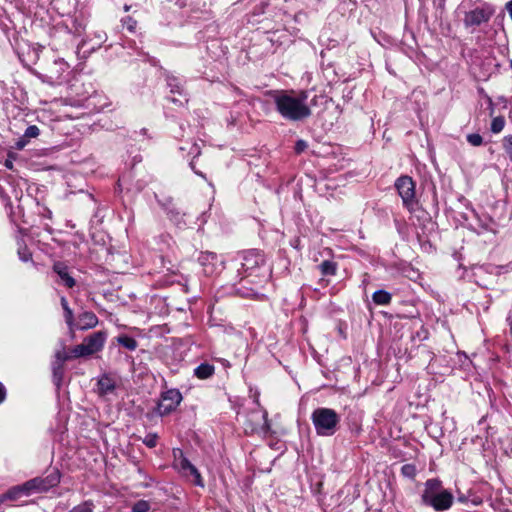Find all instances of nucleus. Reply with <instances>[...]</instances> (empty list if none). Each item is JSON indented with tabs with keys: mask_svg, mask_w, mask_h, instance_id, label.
<instances>
[{
	"mask_svg": "<svg viewBox=\"0 0 512 512\" xmlns=\"http://www.w3.org/2000/svg\"><path fill=\"white\" fill-rule=\"evenodd\" d=\"M272 97L276 111L285 120L297 122L312 115L311 108L307 103L308 93L305 90L274 91Z\"/></svg>",
	"mask_w": 512,
	"mask_h": 512,
	"instance_id": "obj_1",
	"label": "nucleus"
},
{
	"mask_svg": "<svg viewBox=\"0 0 512 512\" xmlns=\"http://www.w3.org/2000/svg\"><path fill=\"white\" fill-rule=\"evenodd\" d=\"M421 499L424 505L441 512L451 507L454 497L448 490L442 488L441 481L429 479L425 483Z\"/></svg>",
	"mask_w": 512,
	"mask_h": 512,
	"instance_id": "obj_2",
	"label": "nucleus"
},
{
	"mask_svg": "<svg viewBox=\"0 0 512 512\" xmlns=\"http://www.w3.org/2000/svg\"><path fill=\"white\" fill-rule=\"evenodd\" d=\"M316 434L323 437L334 435L340 424V415L331 408H316L311 414Z\"/></svg>",
	"mask_w": 512,
	"mask_h": 512,
	"instance_id": "obj_3",
	"label": "nucleus"
},
{
	"mask_svg": "<svg viewBox=\"0 0 512 512\" xmlns=\"http://www.w3.org/2000/svg\"><path fill=\"white\" fill-rule=\"evenodd\" d=\"M107 334L103 331H97L84 338L83 342L76 345L71 354L73 358L87 357L101 351L106 342Z\"/></svg>",
	"mask_w": 512,
	"mask_h": 512,
	"instance_id": "obj_4",
	"label": "nucleus"
},
{
	"mask_svg": "<svg viewBox=\"0 0 512 512\" xmlns=\"http://www.w3.org/2000/svg\"><path fill=\"white\" fill-rule=\"evenodd\" d=\"M265 259L261 252L257 250H248L243 254L241 263V273L244 274L242 281L251 276H258L256 272L264 265Z\"/></svg>",
	"mask_w": 512,
	"mask_h": 512,
	"instance_id": "obj_5",
	"label": "nucleus"
},
{
	"mask_svg": "<svg viewBox=\"0 0 512 512\" xmlns=\"http://www.w3.org/2000/svg\"><path fill=\"white\" fill-rule=\"evenodd\" d=\"M60 482L59 473L53 472L45 478H34L23 484V488L26 489V495L32 492H46L50 488L55 487Z\"/></svg>",
	"mask_w": 512,
	"mask_h": 512,
	"instance_id": "obj_6",
	"label": "nucleus"
},
{
	"mask_svg": "<svg viewBox=\"0 0 512 512\" xmlns=\"http://www.w3.org/2000/svg\"><path fill=\"white\" fill-rule=\"evenodd\" d=\"M181 400L182 395L177 389L167 390L162 393L155 411L160 416L167 415L177 408Z\"/></svg>",
	"mask_w": 512,
	"mask_h": 512,
	"instance_id": "obj_7",
	"label": "nucleus"
},
{
	"mask_svg": "<svg viewBox=\"0 0 512 512\" xmlns=\"http://www.w3.org/2000/svg\"><path fill=\"white\" fill-rule=\"evenodd\" d=\"M395 187L402 198L403 204L410 207L415 201V183L409 176H401L395 182Z\"/></svg>",
	"mask_w": 512,
	"mask_h": 512,
	"instance_id": "obj_8",
	"label": "nucleus"
},
{
	"mask_svg": "<svg viewBox=\"0 0 512 512\" xmlns=\"http://www.w3.org/2000/svg\"><path fill=\"white\" fill-rule=\"evenodd\" d=\"M198 262L203 268V273L207 276L219 273L224 264V260L220 259L216 253L208 251L200 253Z\"/></svg>",
	"mask_w": 512,
	"mask_h": 512,
	"instance_id": "obj_9",
	"label": "nucleus"
},
{
	"mask_svg": "<svg viewBox=\"0 0 512 512\" xmlns=\"http://www.w3.org/2000/svg\"><path fill=\"white\" fill-rule=\"evenodd\" d=\"M493 14V10L489 7H477L465 13L464 24L466 26H479L488 22Z\"/></svg>",
	"mask_w": 512,
	"mask_h": 512,
	"instance_id": "obj_10",
	"label": "nucleus"
},
{
	"mask_svg": "<svg viewBox=\"0 0 512 512\" xmlns=\"http://www.w3.org/2000/svg\"><path fill=\"white\" fill-rule=\"evenodd\" d=\"M177 466L184 476L193 477L194 485L201 488L205 486L199 470L186 457L181 456L180 459L177 461Z\"/></svg>",
	"mask_w": 512,
	"mask_h": 512,
	"instance_id": "obj_11",
	"label": "nucleus"
},
{
	"mask_svg": "<svg viewBox=\"0 0 512 512\" xmlns=\"http://www.w3.org/2000/svg\"><path fill=\"white\" fill-rule=\"evenodd\" d=\"M53 271L59 276L62 283L67 288H72L75 286V279L69 274L68 267L62 262H56L53 265Z\"/></svg>",
	"mask_w": 512,
	"mask_h": 512,
	"instance_id": "obj_12",
	"label": "nucleus"
},
{
	"mask_svg": "<svg viewBox=\"0 0 512 512\" xmlns=\"http://www.w3.org/2000/svg\"><path fill=\"white\" fill-rule=\"evenodd\" d=\"M115 388V380L109 375H102L97 382V391L102 396L112 393Z\"/></svg>",
	"mask_w": 512,
	"mask_h": 512,
	"instance_id": "obj_13",
	"label": "nucleus"
},
{
	"mask_svg": "<svg viewBox=\"0 0 512 512\" xmlns=\"http://www.w3.org/2000/svg\"><path fill=\"white\" fill-rule=\"evenodd\" d=\"M98 324V318L93 312L86 311L79 316V329L88 330Z\"/></svg>",
	"mask_w": 512,
	"mask_h": 512,
	"instance_id": "obj_14",
	"label": "nucleus"
},
{
	"mask_svg": "<svg viewBox=\"0 0 512 512\" xmlns=\"http://www.w3.org/2000/svg\"><path fill=\"white\" fill-rule=\"evenodd\" d=\"M252 417L253 418H257L260 421V423L258 425L251 427V431L252 432H263V433H266L269 430L270 426H269V422H268V419H267V412L266 411H264L262 414L253 413Z\"/></svg>",
	"mask_w": 512,
	"mask_h": 512,
	"instance_id": "obj_15",
	"label": "nucleus"
},
{
	"mask_svg": "<svg viewBox=\"0 0 512 512\" xmlns=\"http://www.w3.org/2000/svg\"><path fill=\"white\" fill-rule=\"evenodd\" d=\"M215 368L208 363H202L194 369V375L199 379H207L214 374Z\"/></svg>",
	"mask_w": 512,
	"mask_h": 512,
	"instance_id": "obj_16",
	"label": "nucleus"
},
{
	"mask_svg": "<svg viewBox=\"0 0 512 512\" xmlns=\"http://www.w3.org/2000/svg\"><path fill=\"white\" fill-rule=\"evenodd\" d=\"M61 306L64 310V318L66 324L69 326L70 329L73 328L74 325V315L72 309L69 307L67 299L62 296L60 299Z\"/></svg>",
	"mask_w": 512,
	"mask_h": 512,
	"instance_id": "obj_17",
	"label": "nucleus"
},
{
	"mask_svg": "<svg viewBox=\"0 0 512 512\" xmlns=\"http://www.w3.org/2000/svg\"><path fill=\"white\" fill-rule=\"evenodd\" d=\"M372 299L377 305H388L391 302L392 296L385 290H377L373 293Z\"/></svg>",
	"mask_w": 512,
	"mask_h": 512,
	"instance_id": "obj_18",
	"label": "nucleus"
},
{
	"mask_svg": "<svg viewBox=\"0 0 512 512\" xmlns=\"http://www.w3.org/2000/svg\"><path fill=\"white\" fill-rule=\"evenodd\" d=\"M318 267L323 276H333L337 271V263L330 260L323 261Z\"/></svg>",
	"mask_w": 512,
	"mask_h": 512,
	"instance_id": "obj_19",
	"label": "nucleus"
},
{
	"mask_svg": "<svg viewBox=\"0 0 512 512\" xmlns=\"http://www.w3.org/2000/svg\"><path fill=\"white\" fill-rule=\"evenodd\" d=\"M117 342L125 347L126 349L130 350V351H134L137 346H138V343L137 341L133 338V337H130V336H127V335H121L117 338Z\"/></svg>",
	"mask_w": 512,
	"mask_h": 512,
	"instance_id": "obj_20",
	"label": "nucleus"
},
{
	"mask_svg": "<svg viewBox=\"0 0 512 512\" xmlns=\"http://www.w3.org/2000/svg\"><path fill=\"white\" fill-rule=\"evenodd\" d=\"M167 85L170 88L172 94H182L181 83L176 77H167Z\"/></svg>",
	"mask_w": 512,
	"mask_h": 512,
	"instance_id": "obj_21",
	"label": "nucleus"
},
{
	"mask_svg": "<svg viewBox=\"0 0 512 512\" xmlns=\"http://www.w3.org/2000/svg\"><path fill=\"white\" fill-rule=\"evenodd\" d=\"M26 494V489L23 488V485L16 486L10 489L5 495L4 498L10 499V500H16L19 495Z\"/></svg>",
	"mask_w": 512,
	"mask_h": 512,
	"instance_id": "obj_22",
	"label": "nucleus"
},
{
	"mask_svg": "<svg viewBox=\"0 0 512 512\" xmlns=\"http://www.w3.org/2000/svg\"><path fill=\"white\" fill-rule=\"evenodd\" d=\"M505 126V120L503 117L498 116L493 118L491 122V131L493 133H500Z\"/></svg>",
	"mask_w": 512,
	"mask_h": 512,
	"instance_id": "obj_23",
	"label": "nucleus"
},
{
	"mask_svg": "<svg viewBox=\"0 0 512 512\" xmlns=\"http://www.w3.org/2000/svg\"><path fill=\"white\" fill-rule=\"evenodd\" d=\"M150 509H151V506L148 501L139 500L133 505L132 512H149Z\"/></svg>",
	"mask_w": 512,
	"mask_h": 512,
	"instance_id": "obj_24",
	"label": "nucleus"
},
{
	"mask_svg": "<svg viewBox=\"0 0 512 512\" xmlns=\"http://www.w3.org/2000/svg\"><path fill=\"white\" fill-rule=\"evenodd\" d=\"M416 467L413 464H405L401 468V473L404 477L413 479L416 476Z\"/></svg>",
	"mask_w": 512,
	"mask_h": 512,
	"instance_id": "obj_25",
	"label": "nucleus"
},
{
	"mask_svg": "<svg viewBox=\"0 0 512 512\" xmlns=\"http://www.w3.org/2000/svg\"><path fill=\"white\" fill-rule=\"evenodd\" d=\"M94 504L91 501H85L78 506H75L69 512H93Z\"/></svg>",
	"mask_w": 512,
	"mask_h": 512,
	"instance_id": "obj_26",
	"label": "nucleus"
},
{
	"mask_svg": "<svg viewBox=\"0 0 512 512\" xmlns=\"http://www.w3.org/2000/svg\"><path fill=\"white\" fill-rule=\"evenodd\" d=\"M503 149L512 162V135H507L503 138Z\"/></svg>",
	"mask_w": 512,
	"mask_h": 512,
	"instance_id": "obj_27",
	"label": "nucleus"
},
{
	"mask_svg": "<svg viewBox=\"0 0 512 512\" xmlns=\"http://www.w3.org/2000/svg\"><path fill=\"white\" fill-rule=\"evenodd\" d=\"M40 133L39 128L36 125H30L26 128L24 132V138H36Z\"/></svg>",
	"mask_w": 512,
	"mask_h": 512,
	"instance_id": "obj_28",
	"label": "nucleus"
},
{
	"mask_svg": "<svg viewBox=\"0 0 512 512\" xmlns=\"http://www.w3.org/2000/svg\"><path fill=\"white\" fill-rule=\"evenodd\" d=\"M157 440H158V436L157 434L155 433H150V434H147L145 436V438L143 439V443L149 447V448H153L157 445Z\"/></svg>",
	"mask_w": 512,
	"mask_h": 512,
	"instance_id": "obj_29",
	"label": "nucleus"
},
{
	"mask_svg": "<svg viewBox=\"0 0 512 512\" xmlns=\"http://www.w3.org/2000/svg\"><path fill=\"white\" fill-rule=\"evenodd\" d=\"M467 141L472 145V146H480L483 142V138L480 134H477V133H473V134H469L467 135Z\"/></svg>",
	"mask_w": 512,
	"mask_h": 512,
	"instance_id": "obj_30",
	"label": "nucleus"
},
{
	"mask_svg": "<svg viewBox=\"0 0 512 512\" xmlns=\"http://www.w3.org/2000/svg\"><path fill=\"white\" fill-rule=\"evenodd\" d=\"M18 255H19V258L24 262H27V261L31 260V258H32V255L26 246H19Z\"/></svg>",
	"mask_w": 512,
	"mask_h": 512,
	"instance_id": "obj_31",
	"label": "nucleus"
},
{
	"mask_svg": "<svg viewBox=\"0 0 512 512\" xmlns=\"http://www.w3.org/2000/svg\"><path fill=\"white\" fill-rule=\"evenodd\" d=\"M55 357V363H59V365L62 366L66 360L72 357V354L69 356L64 350H60L56 352Z\"/></svg>",
	"mask_w": 512,
	"mask_h": 512,
	"instance_id": "obj_32",
	"label": "nucleus"
},
{
	"mask_svg": "<svg viewBox=\"0 0 512 512\" xmlns=\"http://www.w3.org/2000/svg\"><path fill=\"white\" fill-rule=\"evenodd\" d=\"M122 23L131 32L135 30L136 25H137V21L130 16L123 18Z\"/></svg>",
	"mask_w": 512,
	"mask_h": 512,
	"instance_id": "obj_33",
	"label": "nucleus"
},
{
	"mask_svg": "<svg viewBox=\"0 0 512 512\" xmlns=\"http://www.w3.org/2000/svg\"><path fill=\"white\" fill-rule=\"evenodd\" d=\"M479 222L484 231H493V228H492L493 221L491 218L486 217L484 220L479 219Z\"/></svg>",
	"mask_w": 512,
	"mask_h": 512,
	"instance_id": "obj_34",
	"label": "nucleus"
},
{
	"mask_svg": "<svg viewBox=\"0 0 512 512\" xmlns=\"http://www.w3.org/2000/svg\"><path fill=\"white\" fill-rule=\"evenodd\" d=\"M53 375L58 381L61 380L63 375V365L60 366L59 363H53Z\"/></svg>",
	"mask_w": 512,
	"mask_h": 512,
	"instance_id": "obj_35",
	"label": "nucleus"
},
{
	"mask_svg": "<svg viewBox=\"0 0 512 512\" xmlns=\"http://www.w3.org/2000/svg\"><path fill=\"white\" fill-rule=\"evenodd\" d=\"M307 143L304 140H298L295 144L296 153H302L307 148Z\"/></svg>",
	"mask_w": 512,
	"mask_h": 512,
	"instance_id": "obj_36",
	"label": "nucleus"
},
{
	"mask_svg": "<svg viewBox=\"0 0 512 512\" xmlns=\"http://www.w3.org/2000/svg\"><path fill=\"white\" fill-rule=\"evenodd\" d=\"M237 292L243 297H252L256 295V291L254 289L243 290L242 288H238Z\"/></svg>",
	"mask_w": 512,
	"mask_h": 512,
	"instance_id": "obj_37",
	"label": "nucleus"
},
{
	"mask_svg": "<svg viewBox=\"0 0 512 512\" xmlns=\"http://www.w3.org/2000/svg\"><path fill=\"white\" fill-rule=\"evenodd\" d=\"M28 140H29L28 138H24V136H23L16 142V148L19 150L23 149L27 145Z\"/></svg>",
	"mask_w": 512,
	"mask_h": 512,
	"instance_id": "obj_38",
	"label": "nucleus"
},
{
	"mask_svg": "<svg viewBox=\"0 0 512 512\" xmlns=\"http://www.w3.org/2000/svg\"><path fill=\"white\" fill-rule=\"evenodd\" d=\"M6 397V389L4 387V385L0 382V403H2L4 401Z\"/></svg>",
	"mask_w": 512,
	"mask_h": 512,
	"instance_id": "obj_39",
	"label": "nucleus"
},
{
	"mask_svg": "<svg viewBox=\"0 0 512 512\" xmlns=\"http://www.w3.org/2000/svg\"><path fill=\"white\" fill-rule=\"evenodd\" d=\"M5 167H7L8 169H12L13 168V163L11 160H6L5 161Z\"/></svg>",
	"mask_w": 512,
	"mask_h": 512,
	"instance_id": "obj_40",
	"label": "nucleus"
},
{
	"mask_svg": "<svg viewBox=\"0 0 512 512\" xmlns=\"http://www.w3.org/2000/svg\"><path fill=\"white\" fill-rule=\"evenodd\" d=\"M173 103H177L179 102L180 104H182L181 101H179L178 99H176L175 97H172V98H169Z\"/></svg>",
	"mask_w": 512,
	"mask_h": 512,
	"instance_id": "obj_41",
	"label": "nucleus"
},
{
	"mask_svg": "<svg viewBox=\"0 0 512 512\" xmlns=\"http://www.w3.org/2000/svg\"><path fill=\"white\" fill-rule=\"evenodd\" d=\"M124 10H125L126 12H127V11H129V10H130V6H129V5H125V6H124Z\"/></svg>",
	"mask_w": 512,
	"mask_h": 512,
	"instance_id": "obj_42",
	"label": "nucleus"
},
{
	"mask_svg": "<svg viewBox=\"0 0 512 512\" xmlns=\"http://www.w3.org/2000/svg\"><path fill=\"white\" fill-rule=\"evenodd\" d=\"M316 99H317V96L313 97V99H312L311 103H312V104H315V103H316Z\"/></svg>",
	"mask_w": 512,
	"mask_h": 512,
	"instance_id": "obj_43",
	"label": "nucleus"
},
{
	"mask_svg": "<svg viewBox=\"0 0 512 512\" xmlns=\"http://www.w3.org/2000/svg\"><path fill=\"white\" fill-rule=\"evenodd\" d=\"M459 501L464 502L465 501L464 497H459Z\"/></svg>",
	"mask_w": 512,
	"mask_h": 512,
	"instance_id": "obj_44",
	"label": "nucleus"
},
{
	"mask_svg": "<svg viewBox=\"0 0 512 512\" xmlns=\"http://www.w3.org/2000/svg\"><path fill=\"white\" fill-rule=\"evenodd\" d=\"M510 66H511V68H512V58H511Z\"/></svg>",
	"mask_w": 512,
	"mask_h": 512,
	"instance_id": "obj_45",
	"label": "nucleus"
}]
</instances>
